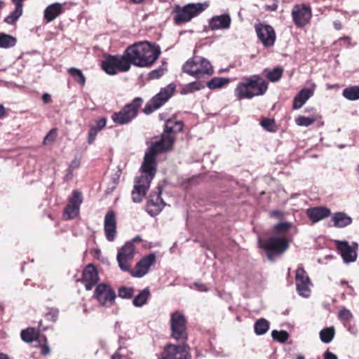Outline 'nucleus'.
I'll return each instance as SVG.
<instances>
[{
    "label": "nucleus",
    "instance_id": "24",
    "mask_svg": "<svg viewBox=\"0 0 359 359\" xmlns=\"http://www.w3.org/2000/svg\"><path fill=\"white\" fill-rule=\"evenodd\" d=\"M231 18L229 14L224 13L214 15L208 20V27L210 30L228 29L230 27Z\"/></svg>",
    "mask_w": 359,
    "mask_h": 359
},
{
    "label": "nucleus",
    "instance_id": "35",
    "mask_svg": "<svg viewBox=\"0 0 359 359\" xmlns=\"http://www.w3.org/2000/svg\"><path fill=\"white\" fill-rule=\"evenodd\" d=\"M229 82L230 79L229 78L214 77L207 83L206 86L210 90H215L222 88L223 86L227 85Z\"/></svg>",
    "mask_w": 359,
    "mask_h": 359
},
{
    "label": "nucleus",
    "instance_id": "60",
    "mask_svg": "<svg viewBox=\"0 0 359 359\" xmlns=\"http://www.w3.org/2000/svg\"><path fill=\"white\" fill-rule=\"evenodd\" d=\"M341 41H344V43L347 44V46H349L351 44V39L348 36L343 37L339 39Z\"/></svg>",
    "mask_w": 359,
    "mask_h": 359
},
{
    "label": "nucleus",
    "instance_id": "59",
    "mask_svg": "<svg viewBox=\"0 0 359 359\" xmlns=\"http://www.w3.org/2000/svg\"><path fill=\"white\" fill-rule=\"evenodd\" d=\"M278 5L276 3L272 4L271 5L266 6V9L271 11H276Z\"/></svg>",
    "mask_w": 359,
    "mask_h": 359
},
{
    "label": "nucleus",
    "instance_id": "25",
    "mask_svg": "<svg viewBox=\"0 0 359 359\" xmlns=\"http://www.w3.org/2000/svg\"><path fill=\"white\" fill-rule=\"evenodd\" d=\"M316 88V84L311 83V88H302L294 97L293 109H300L306 102L313 95Z\"/></svg>",
    "mask_w": 359,
    "mask_h": 359
},
{
    "label": "nucleus",
    "instance_id": "16",
    "mask_svg": "<svg viewBox=\"0 0 359 359\" xmlns=\"http://www.w3.org/2000/svg\"><path fill=\"white\" fill-rule=\"evenodd\" d=\"M297 291L299 295L309 297L311 294V282L302 265L299 266L295 275Z\"/></svg>",
    "mask_w": 359,
    "mask_h": 359
},
{
    "label": "nucleus",
    "instance_id": "48",
    "mask_svg": "<svg viewBox=\"0 0 359 359\" xmlns=\"http://www.w3.org/2000/svg\"><path fill=\"white\" fill-rule=\"evenodd\" d=\"M338 316L343 320L348 321L352 318L353 315L348 309L343 308L339 311Z\"/></svg>",
    "mask_w": 359,
    "mask_h": 359
},
{
    "label": "nucleus",
    "instance_id": "29",
    "mask_svg": "<svg viewBox=\"0 0 359 359\" xmlns=\"http://www.w3.org/2000/svg\"><path fill=\"white\" fill-rule=\"evenodd\" d=\"M183 123L181 121H177L175 118H170L166 121L165 130L163 134L177 133L181 132L183 129Z\"/></svg>",
    "mask_w": 359,
    "mask_h": 359
},
{
    "label": "nucleus",
    "instance_id": "21",
    "mask_svg": "<svg viewBox=\"0 0 359 359\" xmlns=\"http://www.w3.org/2000/svg\"><path fill=\"white\" fill-rule=\"evenodd\" d=\"M161 190L158 188V191L150 195L147 204V211L151 216H156L164 208L165 203L161 197Z\"/></svg>",
    "mask_w": 359,
    "mask_h": 359
},
{
    "label": "nucleus",
    "instance_id": "39",
    "mask_svg": "<svg viewBox=\"0 0 359 359\" xmlns=\"http://www.w3.org/2000/svg\"><path fill=\"white\" fill-rule=\"evenodd\" d=\"M16 44V39L9 34H0V48H8Z\"/></svg>",
    "mask_w": 359,
    "mask_h": 359
},
{
    "label": "nucleus",
    "instance_id": "13",
    "mask_svg": "<svg viewBox=\"0 0 359 359\" xmlns=\"http://www.w3.org/2000/svg\"><path fill=\"white\" fill-rule=\"evenodd\" d=\"M135 248L133 242H126L118 251L116 259L123 271H130V264L134 258Z\"/></svg>",
    "mask_w": 359,
    "mask_h": 359
},
{
    "label": "nucleus",
    "instance_id": "32",
    "mask_svg": "<svg viewBox=\"0 0 359 359\" xmlns=\"http://www.w3.org/2000/svg\"><path fill=\"white\" fill-rule=\"evenodd\" d=\"M150 290L149 288H144L133 299V304L135 307H142L147 304L150 297Z\"/></svg>",
    "mask_w": 359,
    "mask_h": 359
},
{
    "label": "nucleus",
    "instance_id": "58",
    "mask_svg": "<svg viewBox=\"0 0 359 359\" xmlns=\"http://www.w3.org/2000/svg\"><path fill=\"white\" fill-rule=\"evenodd\" d=\"M72 176H73L72 170L71 169L68 168L67 169V172L66 175L64 177V180L65 181H68L70 179H72Z\"/></svg>",
    "mask_w": 359,
    "mask_h": 359
},
{
    "label": "nucleus",
    "instance_id": "53",
    "mask_svg": "<svg viewBox=\"0 0 359 359\" xmlns=\"http://www.w3.org/2000/svg\"><path fill=\"white\" fill-rule=\"evenodd\" d=\"M194 285L198 291H201V292L208 291L207 287L203 283L196 282L194 283Z\"/></svg>",
    "mask_w": 359,
    "mask_h": 359
},
{
    "label": "nucleus",
    "instance_id": "26",
    "mask_svg": "<svg viewBox=\"0 0 359 359\" xmlns=\"http://www.w3.org/2000/svg\"><path fill=\"white\" fill-rule=\"evenodd\" d=\"M330 215V209L325 207H314L306 210V215L313 222H319Z\"/></svg>",
    "mask_w": 359,
    "mask_h": 359
},
{
    "label": "nucleus",
    "instance_id": "6",
    "mask_svg": "<svg viewBox=\"0 0 359 359\" xmlns=\"http://www.w3.org/2000/svg\"><path fill=\"white\" fill-rule=\"evenodd\" d=\"M183 71L196 79L205 75L210 76L213 68L208 60L201 56H194L188 60L182 67Z\"/></svg>",
    "mask_w": 359,
    "mask_h": 359
},
{
    "label": "nucleus",
    "instance_id": "46",
    "mask_svg": "<svg viewBox=\"0 0 359 359\" xmlns=\"http://www.w3.org/2000/svg\"><path fill=\"white\" fill-rule=\"evenodd\" d=\"M120 176H121V170H118L116 172V173L114 175V176L111 177V183H112V187H107V189L105 191L107 194H111L114 191V189H115L116 184L119 182Z\"/></svg>",
    "mask_w": 359,
    "mask_h": 359
},
{
    "label": "nucleus",
    "instance_id": "2",
    "mask_svg": "<svg viewBox=\"0 0 359 359\" xmlns=\"http://www.w3.org/2000/svg\"><path fill=\"white\" fill-rule=\"evenodd\" d=\"M174 140L175 138L172 135L162 134L159 140L151 143L145 152L144 161L140 168L141 171L151 172L156 174V155L170 150L172 147Z\"/></svg>",
    "mask_w": 359,
    "mask_h": 359
},
{
    "label": "nucleus",
    "instance_id": "43",
    "mask_svg": "<svg viewBox=\"0 0 359 359\" xmlns=\"http://www.w3.org/2000/svg\"><path fill=\"white\" fill-rule=\"evenodd\" d=\"M291 227L292 223L290 222H279L274 226L273 230L276 233L283 234L286 233L291 229Z\"/></svg>",
    "mask_w": 359,
    "mask_h": 359
},
{
    "label": "nucleus",
    "instance_id": "34",
    "mask_svg": "<svg viewBox=\"0 0 359 359\" xmlns=\"http://www.w3.org/2000/svg\"><path fill=\"white\" fill-rule=\"evenodd\" d=\"M342 95L348 100H359V86H352L345 88L342 91Z\"/></svg>",
    "mask_w": 359,
    "mask_h": 359
},
{
    "label": "nucleus",
    "instance_id": "17",
    "mask_svg": "<svg viewBox=\"0 0 359 359\" xmlns=\"http://www.w3.org/2000/svg\"><path fill=\"white\" fill-rule=\"evenodd\" d=\"M255 28L257 37L264 46L271 47L273 46L276 36L273 27L263 23H257Z\"/></svg>",
    "mask_w": 359,
    "mask_h": 359
},
{
    "label": "nucleus",
    "instance_id": "33",
    "mask_svg": "<svg viewBox=\"0 0 359 359\" xmlns=\"http://www.w3.org/2000/svg\"><path fill=\"white\" fill-rule=\"evenodd\" d=\"M270 327L269 322L265 318H259L255 323L254 330L257 335H262L268 332Z\"/></svg>",
    "mask_w": 359,
    "mask_h": 359
},
{
    "label": "nucleus",
    "instance_id": "19",
    "mask_svg": "<svg viewBox=\"0 0 359 359\" xmlns=\"http://www.w3.org/2000/svg\"><path fill=\"white\" fill-rule=\"evenodd\" d=\"M156 262V257L154 254L144 256L137 264L134 270L130 269V273L133 277L142 278L145 276Z\"/></svg>",
    "mask_w": 359,
    "mask_h": 359
},
{
    "label": "nucleus",
    "instance_id": "38",
    "mask_svg": "<svg viewBox=\"0 0 359 359\" xmlns=\"http://www.w3.org/2000/svg\"><path fill=\"white\" fill-rule=\"evenodd\" d=\"M335 330L334 327H325L320 330L319 335L320 340L325 344L331 342L334 337Z\"/></svg>",
    "mask_w": 359,
    "mask_h": 359
},
{
    "label": "nucleus",
    "instance_id": "4",
    "mask_svg": "<svg viewBox=\"0 0 359 359\" xmlns=\"http://www.w3.org/2000/svg\"><path fill=\"white\" fill-rule=\"evenodd\" d=\"M208 6L207 2L190 3L184 6L175 5L172 12L173 21L177 25L188 22L203 12Z\"/></svg>",
    "mask_w": 359,
    "mask_h": 359
},
{
    "label": "nucleus",
    "instance_id": "47",
    "mask_svg": "<svg viewBox=\"0 0 359 359\" xmlns=\"http://www.w3.org/2000/svg\"><path fill=\"white\" fill-rule=\"evenodd\" d=\"M57 136V129L53 128L49 131V133L46 135V137L43 139V144H50L53 143Z\"/></svg>",
    "mask_w": 359,
    "mask_h": 359
},
{
    "label": "nucleus",
    "instance_id": "42",
    "mask_svg": "<svg viewBox=\"0 0 359 359\" xmlns=\"http://www.w3.org/2000/svg\"><path fill=\"white\" fill-rule=\"evenodd\" d=\"M166 65V62H163L159 67L150 72L149 74V79H157L162 76L167 69Z\"/></svg>",
    "mask_w": 359,
    "mask_h": 359
},
{
    "label": "nucleus",
    "instance_id": "11",
    "mask_svg": "<svg viewBox=\"0 0 359 359\" xmlns=\"http://www.w3.org/2000/svg\"><path fill=\"white\" fill-rule=\"evenodd\" d=\"M171 336L177 341H184L187 339L186 318L180 311H175L170 315Z\"/></svg>",
    "mask_w": 359,
    "mask_h": 359
},
{
    "label": "nucleus",
    "instance_id": "30",
    "mask_svg": "<svg viewBox=\"0 0 359 359\" xmlns=\"http://www.w3.org/2000/svg\"><path fill=\"white\" fill-rule=\"evenodd\" d=\"M263 72L265 76L271 82L278 81L283 73V69L281 67H276L273 69H264Z\"/></svg>",
    "mask_w": 359,
    "mask_h": 359
},
{
    "label": "nucleus",
    "instance_id": "63",
    "mask_svg": "<svg viewBox=\"0 0 359 359\" xmlns=\"http://www.w3.org/2000/svg\"><path fill=\"white\" fill-rule=\"evenodd\" d=\"M334 26L336 29H340L341 28V23L338 21L334 22Z\"/></svg>",
    "mask_w": 359,
    "mask_h": 359
},
{
    "label": "nucleus",
    "instance_id": "7",
    "mask_svg": "<svg viewBox=\"0 0 359 359\" xmlns=\"http://www.w3.org/2000/svg\"><path fill=\"white\" fill-rule=\"evenodd\" d=\"M143 103V100L135 97L133 100L126 104L119 111L111 115L112 121L118 125H125L131 122L137 115L139 109Z\"/></svg>",
    "mask_w": 359,
    "mask_h": 359
},
{
    "label": "nucleus",
    "instance_id": "52",
    "mask_svg": "<svg viewBox=\"0 0 359 359\" xmlns=\"http://www.w3.org/2000/svg\"><path fill=\"white\" fill-rule=\"evenodd\" d=\"M80 165V160L77 158H75L73 159L69 165V169H71L72 170L74 168H79Z\"/></svg>",
    "mask_w": 359,
    "mask_h": 359
},
{
    "label": "nucleus",
    "instance_id": "22",
    "mask_svg": "<svg viewBox=\"0 0 359 359\" xmlns=\"http://www.w3.org/2000/svg\"><path fill=\"white\" fill-rule=\"evenodd\" d=\"M354 246L350 245L347 241H339L337 248L345 263L354 262L357 258L358 244L353 243Z\"/></svg>",
    "mask_w": 359,
    "mask_h": 359
},
{
    "label": "nucleus",
    "instance_id": "5",
    "mask_svg": "<svg viewBox=\"0 0 359 359\" xmlns=\"http://www.w3.org/2000/svg\"><path fill=\"white\" fill-rule=\"evenodd\" d=\"M258 243L270 261H273L276 255L284 253L289 248L288 241L283 236H272L266 239H258Z\"/></svg>",
    "mask_w": 359,
    "mask_h": 359
},
{
    "label": "nucleus",
    "instance_id": "61",
    "mask_svg": "<svg viewBox=\"0 0 359 359\" xmlns=\"http://www.w3.org/2000/svg\"><path fill=\"white\" fill-rule=\"evenodd\" d=\"M5 114V108L3 104H0V118H3Z\"/></svg>",
    "mask_w": 359,
    "mask_h": 359
},
{
    "label": "nucleus",
    "instance_id": "36",
    "mask_svg": "<svg viewBox=\"0 0 359 359\" xmlns=\"http://www.w3.org/2000/svg\"><path fill=\"white\" fill-rule=\"evenodd\" d=\"M204 88V83L199 81H194L184 85L182 89L181 93L183 95H187L195 91L200 90Z\"/></svg>",
    "mask_w": 359,
    "mask_h": 359
},
{
    "label": "nucleus",
    "instance_id": "50",
    "mask_svg": "<svg viewBox=\"0 0 359 359\" xmlns=\"http://www.w3.org/2000/svg\"><path fill=\"white\" fill-rule=\"evenodd\" d=\"M98 133H99V131L97 129H95V128H93L90 126V130L88 132V144H90L94 142Z\"/></svg>",
    "mask_w": 359,
    "mask_h": 359
},
{
    "label": "nucleus",
    "instance_id": "49",
    "mask_svg": "<svg viewBox=\"0 0 359 359\" xmlns=\"http://www.w3.org/2000/svg\"><path fill=\"white\" fill-rule=\"evenodd\" d=\"M58 310L56 309H50L46 313V318L48 320L55 322L58 316Z\"/></svg>",
    "mask_w": 359,
    "mask_h": 359
},
{
    "label": "nucleus",
    "instance_id": "31",
    "mask_svg": "<svg viewBox=\"0 0 359 359\" xmlns=\"http://www.w3.org/2000/svg\"><path fill=\"white\" fill-rule=\"evenodd\" d=\"M20 337L25 342L31 343L38 339L39 330L36 328L28 327L21 331Z\"/></svg>",
    "mask_w": 359,
    "mask_h": 359
},
{
    "label": "nucleus",
    "instance_id": "56",
    "mask_svg": "<svg viewBox=\"0 0 359 359\" xmlns=\"http://www.w3.org/2000/svg\"><path fill=\"white\" fill-rule=\"evenodd\" d=\"M324 359H338L337 356L332 352L327 351L324 353Z\"/></svg>",
    "mask_w": 359,
    "mask_h": 359
},
{
    "label": "nucleus",
    "instance_id": "57",
    "mask_svg": "<svg viewBox=\"0 0 359 359\" xmlns=\"http://www.w3.org/2000/svg\"><path fill=\"white\" fill-rule=\"evenodd\" d=\"M42 100L44 103L47 104L51 101V95L48 93H45L42 95Z\"/></svg>",
    "mask_w": 359,
    "mask_h": 359
},
{
    "label": "nucleus",
    "instance_id": "9",
    "mask_svg": "<svg viewBox=\"0 0 359 359\" xmlns=\"http://www.w3.org/2000/svg\"><path fill=\"white\" fill-rule=\"evenodd\" d=\"M175 85L170 83L162 88L158 93L154 96L145 105L144 112L150 114L162 107L172 97L175 90Z\"/></svg>",
    "mask_w": 359,
    "mask_h": 359
},
{
    "label": "nucleus",
    "instance_id": "62",
    "mask_svg": "<svg viewBox=\"0 0 359 359\" xmlns=\"http://www.w3.org/2000/svg\"><path fill=\"white\" fill-rule=\"evenodd\" d=\"M111 359H121V355L119 354L118 351H116L112 356Z\"/></svg>",
    "mask_w": 359,
    "mask_h": 359
},
{
    "label": "nucleus",
    "instance_id": "27",
    "mask_svg": "<svg viewBox=\"0 0 359 359\" xmlns=\"http://www.w3.org/2000/svg\"><path fill=\"white\" fill-rule=\"evenodd\" d=\"M62 13V4L54 3L48 6L44 11V18L48 22H52Z\"/></svg>",
    "mask_w": 359,
    "mask_h": 359
},
{
    "label": "nucleus",
    "instance_id": "54",
    "mask_svg": "<svg viewBox=\"0 0 359 359\" xmlns=\"http://www.w3.org/2000/svg\"><path fill=\"white\" fill-rule=\"evenodd\" d=\"M284 215L283 212L280 210H273L270 212V216L272 217L282 218Z\"/></svg>",
    "mask_w": 359,
    "mask_h": 359
},
{
    "label": "nucleus",
    "instance_id": "10",
    "mask_svg": "<svg viewBox=\"0 0 359 359\" xmlns=\"http://www.w3.org/2000/svg\"><path fill=\"white\" fill-rule=\"evenodd\" d=\"M155 175L151 172L142 171V175L136 177L132 191V199L134 203H140L142 201Z\"/></svg>",
    "mask_w": 359,
    "mask_h": 359
},
{
    "label": "nucleus",
    "instance_id": "51",
    "mask_svg": "<svg viewBox=\"0 0 359 359\" xmlns=\"http://www.w3.org/2000/svg\"><path fill=\"white\" fill-rule=\"evenodd\" d=\"M107 123V119L104 118H101L96 121V125L95 126H91L93 128H95L98 131H100L102 129H103Z\"/></svg>",
    "mask_w": 359,
    "mask_h": 359
},
{
    "label": "nucleus",
    "instance_id": "20",
    "mask_svg": "<svg viewBox=\"0 0 359 359\" xmlns=\"http://www.w3.org/2000/svg\"><path fill=\"white\" fill-rule=\"evenodd\" d=\"M104 231L106 238L108 241L112 242L115 240L116 235V219L113 210L107 212L104 220Z\"/></svg>",
    "mask_w": 359,
    "mask_h": 359
},
{
    "label": "nucleus",
    "instance_id": "44",
    "mask_svg": "<svg viewBox=\"0 0 359 359\" xmlns=\"http://www.w3.org/2000/svg\"><path fill=\"white\" fill-rule=\"evenodd\" d=\"M134 291L133 287L122 286L118 290V295L123 299H130L133 296Z\"/></svg>",
    "mask_w": 359,
    "mask_h": 359
},
{
    "label": "nucleus",
    "instance_id": "64",
    "mask_svg": "<svg viewBox=\"0 0 359 359\" xmlns=\"http://www.w3.org/2000/svg\"><path fill=\"white\" fill-rule=\"evenodd\" d=\"M0 359H11L7 354L1 353H0Z\"/></svg>",
    "mask_w": 359,
    "mask_h": 359
},
{
    "label": "nucleus",
    "instance_id": "14",
    "mask_svg": "<svg viewBox=\"0 0 359 359\" xmlns=\"http://www.w3.org/2000/svg\"><path fill=\"white\" fill-rule=\"evenodd\" d=\"M189 346L187 344H168L160 359H190Z\"/></svg>",
    "mask_w": 359,
    "mask_h": 359
},
{
    "label": "nucleus",
    "instance_id": "41",
    "mask_svg": "<svg viewBox=\"0 0 359 359\" xmlns=\"http://www.w3.org/2000/svg\"><path fill=\"white\" fill-rule=\"evenodd\" d=\"M316 121L315 116L306 117L304 116H299L295 119V123L299 126L308 127L312 125Z\"/></svg>",
    "mask_w": 359,
    "mask_h": 359
},
{
    "label": "nucleus",
    "instance_id": "18",
    "mask_svg": "<svg viewBox=\"0 0 359 359\" xmlns=\"http://www.w3.org/2000/svg\"><path fill=\"white\" fill-rule=\"evenodd\" d=\"M82 201L81 193L78 190L73 191L72 195L69 199V203L65 209L64 217L66 220L74 219L79 215Z\"/></svg>",
    "mask_w": 359,
    "mask_h": 359
},
{
    "label": "nucleus",
    "instance_id": "15",
    "mask_svg": "<svg viewBox=\"0 0 359 359\" xmlns=\"http://www.w3.org/2000/svg\"><path fill=\"white\" fill-rule=\"evenodd\" d=\"M292 17L294 23L298 27H305L311 20V9L305 4H296L292 10Z\"/></svg>",
    "mask_w": 359,
    "mask_h": 359
},
{
    "label": "nucleus",
    "instance_id": "28",
    "mask_svg": "<svg viewBox=\"0 0 359 359\" xmlns=\"http://www.w3.org/2000/svg\"><path fill=\"white\" fill-rule=\"evenodd\" d=\"M334 226L337 228H344L352 222L351 217L344 212H336L332 217Z\"/></svg>",
    "mask_w": 359,
    "mask_h": 359
},
{
    "label": "nucleus",
    "instance_id": "55",
    "mask_svg": "<svg viewBox=\"0 0 359 359\" xmlns=\"http://www.w3.org/2000/svg\"><path fill=\"white\" fill-rule=\"evenodd\" d=\"M50 348L48 345L43 344L41 347V353L43 355H47L50 353Z\"/></svg>",
    "mask_w": 359,
    "mask_h": 359
},
{
    "label": "nucleus",
    "instance_id": "12",
    "mask_svg": "<svg viewBox=\"0 0 359 359\" xmlns=\"http://www.w3.org/2000/svg\"><path fill=\"white\" fill-rule=\"evenodd\" d=\"M114 290L107 284L101 283L96 286L93 297L103 306H111L116 299Z\"/></svg>",
    "mask_w": 359,
    "mask_h": 359
},
{
    "label": "nucleus",
    "instance_id": "8",
    "mask_svg": "<svg viewBox=\"0 0 359 359\" xmlns=\"http://www.w3.org/2000/svg\"><path fill=\"white\" fill-rule=\"evenodd\" d=\"M101 67L109 75H114L118 72H126L130 68L125 51L122 55H107L104 60L102 62Z\"/></svg>",
    "mask_w": 359,
    "mask_h": 359
},
{
    "label": "nucleus",
    "instance_id": "23",
    "mask_svg": "<svg viewBox=\"0 0 359 359\" xmlns=\"http://www.w3.org/2000/svg\"><path fill=\"white\" fill-rule=\"evenodd\" d=\"M99 281V276L96 268L88 264L83 271L81 282L87 290H90Z\"/></svg>",
    "mask_w": 359,
    "mask_h": 359
},
{
    "label": "nucleus",
    "instance_id": "3",
    "mask_svg": "<svg viewBox=\"0 0 359 359\" xmlns=\"http://www.w3.org/2000/svg\"><path fill=\"white\" fill-rule=\"evenodd\" d=\"M269 87L266 81L257 74H254L239 82L234 90L238 100L252 99L265 94Z\"/></svg>",
    "mask_w": 359,
    "mask_h": 359
},
{
    "label": "nucleus",
    "instance_id": "40",
    "mask_svg": "<svg viewBox=\"0 0 359 359\" xmlns=\"http://www.w3.org/2000/svg\"><path fill=\"white\" fill-rule=\"evenodd\" d=\"M271 337L273 340L277 341L280 343H285L289 338V334L287 331L285 330H273L271 332Z\"/></svg>",
    "mask_w": 359,
    "mask_h": 359
},
{
    "label": "nucleus",
    "instance_id": "45",
    "mask_svg": "<svg viewBox=\"0 0 359 359\" xmlns=\"http://www.w3.org/2000/svg\"><path fill=\"white\" fill-rule=\"evenodd\" d=\"M261 126L267 131L274 132L276 130V123L273 119L264 118L261 121Z\"/></svg>",
    "mask_w": 359,
    "mask_h": 359
},
{
    "label": "nucleus",
    "instance_id": "37",
    "mask_svg": "<svg viewBox=\"0 0 359 359\" xmlns=\"http://www.w3.org/2000/svg\"><path fill=\"white\" fill-rule=\"evenodd\" d=\"M67 72L73 77L74 81L77 82L81 86H84L86 84V77L81 69L76 67H70L67 69Z\"/></svg>",
    "mask_w": 359,
    "mask_h": 359
},
{
    "label": "nucleus",
    "instance_id": "1",
    "mask_svg": "<svg viewBox=\"0 0 359 359\" xmlns=\"http://www.w3.org/2000/svg\"><path fill=\"white\" fill-rule=\"evenodd\" d=\"M125 52L130 66L133 65L138 67H149L158 58L161 49L158 46L144 41L128 46Z\"/></svg>",
    "mask_w": 359,
    "mask_h": 359
}]
</instances>
